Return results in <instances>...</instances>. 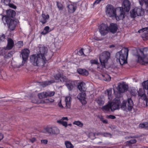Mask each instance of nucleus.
<instances>
[{
  "mask_svg": "<svg viewBox=\"0 0 148 148\" xmlns=\"http://www.w3.org/2000/svg\"><path fill=\"white\" fill-rule=\"evenodd\" d=\"M120 103L119 98L115 97L112 101H109L107 104L102 107L101 109L105 113L108 112L110 110L113 112L119 109Z\"/></svg>",
  "mask_w": 148,
  "mask_h": 148,
  "instance_id": "obj_1",
  "label": "nucleus"
},
{
  "mask_svg": "<svg viewBox=\"0 0 148 148\" xmlns=\"http://www.w3.org/2000/svg\"><path fill=\"white\" fill-rule=\"evenodd\" d=\"M46 61V58L40 54H33L30 57V61L32 64L34 66H43Z\"/></svg>",
  "mask_w": 148,
  "mask_h": 148,
  "instance_id": "obj_2",
  "label": "nucleus"
},
{
  "mask_svg": "<svg viewBox=\"0 0 148 148\" xmlns=\"http://www.w3.org/2000/svg\"><path fill=\"white\" fill-rule=\"evenodd\" d=\"M128 50L127 48H124L116 55V60L117 62L119 63L121 65H123L127 63V59L128 56Z\"/></svg>",
  "mask_w": 148,
  "mask_h": 148,
  "instance_id": "obj_3",
  "label": "nucleus"
},
{
  "mask_svg": "<svg viewBox=\"0 0 148 148\" xmlns=\"http://www.w3.org/2000/svg\"><path fill=\"white\" fill-rule=\"evenodd\" d=\"M110 56V53L108 51H104L100 55L99 57V60L101 63V69L104 68L105 65L107 63L108 59ZM101 68V67H100Z\"/></svg>",
  "mask_w": 148,
  "mask_h": 148,
  "instance_id": "obj_4",
  "label": "nucleus"
},
{
  "mask_svg": "<svg viewBox=\"0 0 148 148\" xmlns=\"http://www.w3.org/2000/svg\"><path fill=\"white\" fill-rule=\"evenodd\" d=\"M133 106V103L132 99L128 98L127 101L124 100L121 105L120 104L119 108H121L122 110L126 111L131 110L132 109Z\"/></svg>",
  "mask_w": 148,
  "mask_h": 148,
  "instance_id": "obj_5",
  "label": "nucleus"
},
{
  "mask_svg": "<svg viewBox=\"0 0 148 148\" xmlns=\"http://www.w3.org/2000/svg\"><path fill=\"white\" fill-rule=\"evenodd\" d=\"M8 18L6 17H2V20L4 25L7 24L9 28L11 30H14L17 24L16 22L12 19L8 20Z\"/></svg>",
  "mask_w": 148,
  "mask_h": 148,
  "instance_id": "obj_6",
  "label": "nucleus"
},
{
  "mask_svg": "<svg viewBox=\"0 0 148 148\" xmlns=\"http://www.w3.org/2000/svg\"><path fill=\"white\" fill-rule=\"evenodd\" d=\"M130 13L131 17L135 18L138 16L143 15L144 14V11L142 7H136L132 10Z\"/></svg>",
  "mask_w": 148,
  "mask_h": 148,
  "instance_id": "obj_7",
  "label": "nucleus"
},
{
  "mask_svg": "<svg viewBox=\"0 0 148 148\" xmlns=\"http://www.w3.org/2000/svg\"><path fill=\"white\" fill-rule=\"evenodd\" d=\"M140 54L138 55V61L139 63L143 64H148V58L144 54L143 52L139 50Z\"/></svg>",
  "mask_w": 148,
  "mask_h": 148,
  "instance_id": "obj_8",
  "label": "nucleus"
},
{
  "mask_svg": "<svg viewBox=\"0 0 148 148\" xmlns=\"http://www.w3.org/2000/svg\"><path fill=\"white\" fill-rule=\"evenodd\" d=\"M116 10L113 6L108 5L106 7V13L110 17H114L116 15Z\"/></svg>",
  "mask_w": 148,
  "mask_h": 148,
  "instance_id": "obj_9",
  "label": "nucleus"
},
{
  "mask_svg": "<svg viewBox=\"0 0 148 148\" xmlns=\"http://www.w3.org/2000/svg\"><path fill=\"white\" fill-rule=\"evenodd\" d=\"M117 21L123 20L125 17V14L123 10H121V8L117 9L116 15L114 16Z\"/></svg>",
  "mask_w": 148,
  "mask_h": 148,
  "instance_id": "obj_10",
  "label": "nucleus"
},
{
  "mask_svg": "<svg viewBox=\"0 0 148 148\" xmlns=\"http://www.w3.org/2000/svg\"><path fill=\"white\" fill-rule=\"evenodd\" d=\"M61 76V75L60 74L58 73L56 74L54 76L55 78V81H49L45 82L42 83L40 85L42 87H44L50 85L53 82H59V80H60Z\"/></svg>",
  "mask_w": 148,
  "mask_h": 148,
  "instance_id": "obj_11",
  "label": "nucleus"
},
{
  "mask_svg": "<svg viewBox=\"0 0 148 148\" xmlns=\"http://www.w3.org/2000/svg\"><path fill=\"white\" fill-rule=\"evenodd\" d=\"M29 53V50L26 49H24L21 51V55L22 56L23 58L22 63L23 65L27 59Z\"/></svg>",
  "mask_w": 148,
  "mask_h": 148,
  "instance_id": "obj_12",
  "label": "nucleus"
},
{
  "mask_svg": "<svg viewBox=\"0 0 148 148\" xmlns=\"http://www.w3.org/2000/svg\"><path fill=\"white\" fill-rule=\"evenodd\" d=\"M99 29L101 35L104 36L108 33L109 28L106 25L102 24L99 26Z\"/></svg>",
  "mask_w": 148,
  "mask_h": 148,
  "instance_id": "obj_13",
  "label": "nucleus"
},
{
  "mask_svg": "<svg viewBox=\"0 0 148 148\" xmlns=\"http://www.w3.org/2000/svg\"><path fill=\"white\" fill-rule=\"evenodd\" d=\"M128 85L125 83L123 82L118 84L117 89L121 92H124L127 91L128 89Z\"/></svg>",
  "mask_w": 148,
  "mask_h": 148,
  "instance_id": "obj_14",
  "label": "nucleus"
},
{
  "mask_svg": "<svg viewBox=\"0 0 148 148\" xmlns=\"http://www.w3.org/2000/svg\"><path fill=\"white\" fill-rule=\"evenodd\" d=\"M122 8L126 12H128L130 8V3L128 0H123Z\"/></svg>",
  "mask_w": 148,
  "mask_h": 148,
  "instance_id": "obj_15",
  "label": "nucleus"
},
{
  "mask_svg": "<svg viewBox=\"0 0 148 148\" xmlns=\"http://www.w3.org/2000/svg\"><path fill=\"white\" fill-rule=\"evenodd\" d=\"M6 15L5 16H3V17H7L8 18V20L12 19L11 18H14L16 15V12L15 11L12 10L10 9L6 11Z\"/></svg>",
  "mask_w": 148,
  "mask_h": 148,
  "instance_id": "obj_16",
  "label": "nucleus"
},
{
  "mask_svg": "<svg viewBox=\"0 0 148 148\" xmlns=\"http://www.w3.org/2000/svg\"><path fill=\"white\" fill-rule=\"evenodd\" d=\"M54 100L52 99H46L41 100L40 102H39L36 100L33 101L32 102L36 103L45 104H50L51 103L53 102Z\"/></svg>",
  "mask_w": 148,
  "mask_h": 148,
  "instance_id": "obj_17",
  "label": "nucleus"
},
{
  "mask_svg": "<svg viewBox=\"0 0 148 148\" xmlns=\"http://www.w3.org/2000/svg\"><path fill=\"white\" fill-rule=\"evenodd\" d=\"M14 46V42L13 40L11 38H8L7 45L6 47H4L5 50H10L12 49Z\"/></svg>",
  "mask_w": 148,
  "mask_h": 148,
  "instance_id": "obj_18",
  "label": "nucleus"
},
{
  "mask_svg": "<svg viewBox=\"0 0 148 148\" xmlns=\"http://www.w3.org/2000/svg\"><path fill=\"white\" fill-rule=\"evenodd\" d=\"M86 95L85 92H82L78 95L77 96L78 99L83 104H85L86 101L85 100Z\"/></svg>",
  "mask_w": 148,
  "mask_h": 148,
  "instance_id": "obj_19",
  "label": "nucleus"
},
{
  "mask_svg": "<svg viewBox=\"0 0 148 148\" xmlns=\"http://www.w3.org/2000/svg\"><path fill=\"white\" fill-rule=\"evenodd\" d=\"M68 119L67 117H63L60 119L58 120L57 121V122L60 124L62 125L63 126L66 127L68 126L67 123L66 121H68Z\"/></svg>",
  "mask_w": 148,
  "mask_h": 148,
  "instance_id": "obj_20",
  "label": "nucleus"
},
{
  "mask_svg": "<svg viewBox=\"0 0 148 148\" xmlns=\"http://www.w3.org/2000/svg\"><path fill=\"white\" fill-rule=\"evenodd\" d=\"M68 10L70 13H73L76 10L77 8L76 5L75 3H71L68 5Z\"/></svg>",
  "mask_w": 148,
  "mask_h": 148,
  "instance_id": "obj_21",
  "label": "nucleus"
},
{
  "mask_svg": "<svg viewBox=\"0 0 148 148\" xmlns=\"http://www.w3.org/2000/svg\"><path fill=\"white\" fill-rule=\"evenodd\" d=\"M112 88H109L105 91V94L107 95L108 99L109 101H112L114 97L112 93Z\"/></svg>",
  "mask_w": 148,
  "mask_h": 148,
  "instance_id": "obj_22",
  "label": "nucleus"
},
{
  "mask_svg": "<svg viewBox=\"0 0 148 148\" xmlns=\"http://www.w3.org/2000/svg\"><path fill=\"white\" fill-rule=\"evenodd\" d=\"M47 51L48 49L47 47L42 46L40 48V53L38 54H40L42 56H43L45 58Z\"/></svg>",
  "mask_w": 148,
  "mask_h": 148,
  "instance_id": "obj_23",
  "label": "nucleus"
},
{
  "mask_svg": "<svg viewBox=\"0 0 148 148\" xmlns=\"http://www.w3.org/2000/svg\"><path fill=\"white\" fill-rule=\"evenodd\" d=\"M49 18V16L48 14L45 15L42 14L40 18V21L43 24L47 22Z\"/></svg>",
  "mask_w": 148,
  "mask_h": 148,
  "instance_id": "obj_24",
  "label": "nucleus"
},
{
  "mask_svg": "<svg viewBox=\"0 0 148 148\" xmlns=\"http://www.w3.org/2000/svg\"><path fill=\"white\" fill-rule=\"evenodd\" d=\"M11 0H1V2L4 5H8L10 7L15 9L16 8V6L12 3H10Z\"/></svg>",
  "mask_w": 148,
  "mask_h": 148,
  "instance_id": "obj_25",
  "label": "nucleus"
},
{
  "mask_svg": "<svg viewBox=\"0 0 148 148\" xmlns=\"http://www.w3.org/2000/svg\"><path fill=\"white\" fill-rule=\"evenodd\" d=\"M109 30L112 33L115 32L117 29V27L116 24H115L111 23L110 24L109 27H108Z\"/></svg>",
  "mask_w": 148,
  "mask_h": 148,
  "instance_id": "obj_26",
  "label": "nucleus"
},
{
  "mask_svg": "<svg viewBox=\"0 0 148 148\" xmlns=\"http://www.w3.org/2000/svg\"><path fill=\"white\" fill-rule=\"evenodd\" d=\"M78 88L80 91H85L86 90L85 84L83 82L79 83Z\"/></svg>",
  "mask_w": 148,
  "mask_h": 148,
  "instance_id": "obj_27",
  "label": "nucleus"
},
{
  "mask_svg": "<svg viewBox=\"0 0 148 148\" xmlns=\"http://www.w3.org/2000/svg\"><path fill=\"white\" fill-rule=\"evenodd\" d=\"M100 77L103 80L106 82H109L111 80V77L109 75L107 74H104L101 75Z\"/></svg>",
  "mask_w": 148,
  "mask_h": 148,
  "instance_id": "obj_28",
  "label": "nucleus"
},
{
  "mask_svg": "<svg viewBox=\"0 0 148 148\" xmlns=\"http://www.w3.org/2000/svg\"><path fill=\"white\" fill-rule=\"evenodd\" d=\"M71 101V97L68 96L65 97V101L66 106L68 108H70Z\"/></svg>",
  "mask_w": 148,
  "mask_h": 148,
  "instance_id": "obj_29",
  "label": "nucleus"
},
{
  "mask_svg": "<svg viewBox=\"0 0 148 148\" xmlns=\"http://www.w3.org/2000/svg\"><path fill=\"white\" fill-rule=\"evenodd\" d=\"M97 103L99 106H101L103 105L105 102V99L103 97H100L97 98L96 99Z\"/></svg>",
  "mask_w": 148,
  "mask_h": 148,
  "instance_id": "obj_30",
  "label": "nucleus"
},
{
  "mask_svg": "<svg viewBox=\"0 0 148 148\" xmlns=\"http://www.w3.org/2000/svg\"><path fill=\"white\" fill-rule=\"evenodd\" d=\"M140 91H142V93H140V92H139V96L141 97L145 101L146 104H147V98L146 95L145 94V90L143 89H141Z\"/></svg>",
  "mask_w": 148,
  "mask_h": 148,
  "instance_id": "obj_31",
  "label": "nucleus"
},
{
  "mask_svg": "<svg viewBox=\"0 0 148 148\" xmlns=\"http://www.w3.org/2000/svg\"><path fill=\"white\" fill-rule=\"evenodd\" d=\"M78 73L82 75H88V71L85 69H79L77 70Z\"/></svg>",
  "mask_w": 148,
  "mask_h": 148,
  "instance_id": "obj_32",
  "label": "nucleus"
},
{
  "mask_svg": "<svg viewBox=\"0 0 148 148\" xmlns=\"http://www.w3.org/2000/svg\"><path fill=\"white\" fill-rule=\"evenodd\" d=\"M52 30L50 29L49 26H46L44 28L43 31L41 33V34L45 35L51 31Z\"/></svg>",
  "mask_w": 148,
  "mask_h": 148,
  "instance_id": "obj_33",
  "label": "nucleus"
},
{
  "mask_svg": "<svg viewBox=\"0 0 148 148\" xmlns=\"http://www.w3.org/2000/svg\"><path fill=\"white\" fill-rule=\"evenodd\" d=\"M52 134H59L60 131L58 128L56 127H52Z\"/></svg>",
  "mask_w": 148,
  "mask_h": 148,
  "instance_id": "obj_34",
  "label": "nucleus"
},
{
  "mask_svg": "<svg viewBox=\"0 0 148 148\" xmlns=\"http://www.w3.org/2000/svg\"><path fill=\"white\" fill-rule=\"evenodd\" d=\"M47 92H44L39 93L38 96L39 99H42L47 97Z\"/></svg>",
  "mask_w": 148,
  "mask_h": 148,
  "instance_id": "obj_35",
  "label": "nucleus"
},
{
  "mask_svg": "<svg viewBox=\"0 0 148 148\" xmlns=\"http://www.w3.org/2000/svg\"><path fill=\"white\" fill-rule=\"evenodd\" d=\"M52 127H47L45 128L42 131V132L46 133H48L50 134H52Z\"/></svg>",
  "mask_w": 148,
  "mask_h": 148,
  "instance_id": "obj_36",
  "label": "nucleus"
},
{
  "mask_svg": "<svg viewBox=\"0 0 148 148\" xmlns=\"http://www.w3.org/2000/svg\"><path fill=\"white\" fill-rule=\"evenodd\" d=\"M65 145L66 148H73L74 146L71 144V142L69 141H65Z\"/></svg>",
  "mask_w": 148,
  "mask_h": 148,
  "instance_id": "obj_37",
  "label": "nucleus"
},
{
  "mask_svg": "<svg viewBox=\"0 0 148 148\" xmlns=\"http://www.w3.org/2000/svg\"><path fill=\"white\" fill-rule=\"evenodd\" d=\"M73 124L81 127H82L83 125V123L79 121H75L73 123Z\"/></svg>",
  "mask_w": 148,
  "mask_h": 148,
  "instance_id": "obj_38",
  "label": "nucleus"
},
{
  "mask_svg": "<svg viewBox=\"0 0 148 148\" xmlns=\"http://www.w3.org/2000/svg\"><path fill=\"white\" fill-rule=\"evenodd\" d=\"M139 127L141 128H144L145 129H148V123H141L139 125Z\"/></svg>",
  "mask_w": 148,
  "mask_h": 148,
  "instance_id": "obj_39",
  "label": "nucleus"
},
{
  "mask_svg": "<svg viewBox=\"0 0 148 148\" xmlns=\"http://www.w3.org/2000/svg\"><path fill=\"white\" fill-rule=\"evenodd\" d=\"M136 140L135 139L131 140H130L126 142V144L128 145H130L132 144H134L136 143Z\"/></svg>",
  "mask_w": 148,
  "mask_h": 148,
  "instance_id": "obj_40",
  "label": "nucleus"
},
{
  "mask_svg": "<svg viewBox=\"0 0 148 148\" xmlns=\"http://www.w3.org/2000/svg\"><path fill=\"white\" fill-rule=\"evenodd\" d=\"M142 85L144 89L148 90V80L144 81L142 83Z\"/></svg>",
  "mask_w": 148,
  "mask_h": 148,
  "instance_id": "obj_41",
  "label": "nucleus"
},
{
  "mask_svg": "<svg viewBox=\"0 0 148 148\" xmlns=\"http://www.w3.org/2000/svg\"><path fill=\"white\" fill-rule=\"evenodd\" d=\"M96 134L97 135H102L106 137L110 138L111 137V135L110 134L107 133H104L101 134H100V133H97Z\"/></svg>",
  "mask_w": 148,
  "mask_h": 148,
  "instance_id": "obj_42",
  "label": "nucleus"
},
{
  "mask_svg": "<svg viewBox=\"0 0 148 148\" xmlns=\"http://www.w3.org/2000/svg\"><path fill=\"white\" fill-rule=\"evenodd\" d=\"M60 81L61 82H66L67 81V78L66 76H63L62 75H61L60 78Z\"/></svg>",
  "mask_w": 148,
  "mask_h": 148,
  "instance_id": "obj_43",
  "label": "nucleus"
},
{
  "mask_svg": "<svg viewBox=\"0 0 148 148\" xmlns=\"http://www.w3.org/2000/svg\"><path fill=\"white\" fill-rule=\"evenodd\" d=\"M47 97H51L53 96L55 92L54 91H50L47 92Z\"/></svg>",
  "mask_w": 148,
  "mask_h": 148,
  "instance_id": "obj_44",
  "label": "nucleus"
},
{
  "mask_svg": "<svg viewBox=\"0 0 148 148\" xmlns=\"http://www.w3.org/2000/svg\"><path fill=\"white\" fill-rule=\"evenodd\" d=\"M139 2L141 5H143L144 3L146 5H148V0H139Z\"/></svg>",
  "mask_w": 148,
  "mask_h": 148,
  "instance_id": "obj_45",
  "label": "nucleus"
},
{
  "mask_svg": "<svg viewBox=\"0 0 148 148\" xmlns=\"http://www.w3.org/2000/svg\"><path fill=\"white\" fill-rule=\"evenodd\" d=\"M95 134L92 132H90L89 134V137L91 139H93L95 138Z\"/></svg>",
  "mask_w": 148,
  "mask_h": 148,
  "instance_id": "obj_46",
  "label": "nucleus"
},
{
  "mask_svg": "<svg viewBox=\"0 0 148 148\" xmlns=\"http://www.w3.org/2000/svg\"><path fill=\"white\" fill-rule=\"evenodd\" d=\"M23 42L22 41H19L17 43V45L19 48H21L23 45Z\"/></svg>",
  "mask_w": 148,
  "mask_h": 148,
  "instance_id": "obj_47",
  "label": "nucleus"
},
{
  "mask_svg": "<svg viewBox=\"0 0 148 148\" xmlns=\"http://www.w3.org/2000/svg\"><path fill=\"white\" fill-rule=\"evenodd\" d=\"M66 86L69 90H71L73 88V86L71 83L68 84H66Z\"/></svg>",
  "mask_w": 148,
  "mask_h": 148,
  "instance_id": "obj_48",
  "label": "nucleus"
},
{
  "mask_svg": "<svg viewBox=\"0 0 148 148\" xmlns=\"http://www.w3.org/2000/svg\"><path fill=\"white\" fill-rule=\"evenodd\" d=\"M106 117L108 119H114L116 118L115 116L112 115H107Z\"/></svg>",
  "mask_w": 148,
  "mask_h": 148,
  "instance_id": "obj_49",
  "label": "nucleus"
},
{
  "mask_svg": "<svg viewBox=\"0 0 148 148\" xmlns=\"http://www.w3.org/2000/svg\"><path fill=\"white\" fill-rule=\"evenodd\" d=\"M57 5L58 7L60 10H62V5L60 3L57 2Z\"/></svg>",
  "mask_w": 148,
  "mask_h": 148,
  "instance_id": "obj_50",
  "label": "nucleus"
},
{
  "mask_svg": "<svg viewBox=\"0 0 148 148\" xmlns=\"http://www.w3.org/2000/svg\"><path fill=\"white\" fill-rule=\"evenodd\" d=\"M5 54V50L3 49H1L0 48V56L3 55Z\"/></svg>",
  "mask_w": 148,
  "mask_h": 148,
  "instance_id": "obj_51",
  "label": "nucleus"
},
{
  "mask_svg": "<svg viewBox=\"0 0 148 148\" xmlns=\"http://www.w3.org/2000/svg\"><path fill=\"white\" fill-rule=\"evenodd\" d=\"M147 28L145 27L142 29L139 30L138 31V32L139 33L143 32L145 31H146L147 30Z\"/></svg>",
  "mask_w": 148,
  "mask_h": 148,
  "instance_id": "obj_52",
  "label": "nucleus"
},
{
  "mask_svg": "<svg viewBox=\"0 0 148 148\" xmlns=\"http://www.w3.org/2000/svg\"><path fill=\"white\" fill-rule=\"evenodd\" d=\"M5 38V36L3 34L0 35V41H3Z\"/></svg>",
  "mask_w": 148,
  "mask_h": 148,
  "instance_id": "obj_53",
  "label": "nucleus"
},
{
  "mask_svg": "<svg viewBox=\"0 0 148 148\" xmlns=\"http://www.w3.org/2000/svg\"><path fill=\"white\" fill-rule=\"evenodd\" d=\"M90 62L92 64H97L98 63L97 61L96 60H90Z\"/></svg>",
  "mask_w": 148,
  "mask_h": 148,
  "instance_id": "obj_54",
  "label": "nucleus"
},
{
  "mask_svg": "<svg viewBox=\"0 0 148 148\" xmlns=\"http://www.w3.org/2000/svg\"><path fill=\"white\" fill-rule=\"evenodd\" d=\"M47 142L48 141L47 140H41V143L44 144H47Z\"/></svg>",
  "mask_w": 148,
  "mask_h": 148,
  "instance_id": "obj_55",
  "label": "nucleus"
},
{
  "mask_svg": "<svg viewBox=\"0 0 148 148\" xmlns=\"http://www.w3.org/2000/svg\"><path fill=\"white\" fill-rule=\"evenodd\" d=\"M101 120L104 123H108L107 120L106 119H104L103 118H101Z\"/></svg>",
  "mask_w": 148,
  "mask_h": 148,
  "instance_id": "obj_56",
  "label": "nucleus"
},
{
  "mask_svg": "<svg viewBox=\"0 0 148 148\" xmlns=\"http://www.w3.org/2000/svg\"><path fill=\"white\" fill-rule=\"evenodd\" d=\"M58 106L59 107L61 108H63V106L62 105L61 103V101L60 100V101L58 103Z\"/></svg>",
  "mask_w": 148,
  "mask_h": 148,
  "instance_id": "obj_57",
  "label": "nucleus"
},
{
  "mask_svg": "<svg viewBox=\"0 0 148 148\" xmlns=\"http://www.w3.org/2000/svg\"><path fill=\"white\" fill-rule=\"evenodd\" d=\"M30 140L32 143H33L36 141V140L35 138H33L30 139Z\"/></svg>",
  "mask_w": 148,
  "mask_h": 148,
  "instance_id": "obj_58",
  "label": "nucleus"
},
{
  "mask_svg": "<svg viewBox=\"0 0 148 148\" xmlns=\"http://www.w3.org/2000/svg\"><path fill=\"white\" fill-rule=\"evenodd\" d=\"M101 0H96L94 3V4L99 3L101 1Z\"/></svg>",
  "mask_w": 148,
  "mask_h": 148,
  "instance_id": "obj_59",
  "label": "nucleus"
},
{
  "mask_svg": "<svg viewBox=\"0 0 148 148\" xmlns=\"http://www.w3.org/2000/svg\"><path fill=\"white\" fill-rule=\"evenodd\" d=\"M3 138V136L2 133H0V141Z\"/></svg>",
  "mask_w": 148,
  "mask_h": 148,
  "instance_id": "obj_60",
  "label": "nucleus"
},
{
  "mask_svg": "<svg viewBox=\"0 0 148 148\" xmlns=\"http://www.w3.org/2000/svg\"><path fill=\"white\" fill-rule=\"evenodd\" d=\"M83 50H84V51H85V50H84V49H80V50H79V53H81V54H82V53H82V54H83Z\"/></svg>",
  "mask_w": 148,
  "mask_h": 148,
  "instance_id": "obj_61",
  "label": "nucleus"
},
{
  "mask_svg": "<svg viewBox=\"0 0 148 148\" xmlns=\"http://www.w3.org/2000/svg\"><path fill=\"white\" fill-rule=\"evenodd\" d=\"M148 51V47L144 48L143 49L144 51Z\"/></svg>",
  "mask_w": 148,
  "mask_h": 148,
  "instance_id": "obj_62",
  "label": "nucleus"
},
{
  "mask_svg": "<svg viewBox=\"0 0 148 148\" xmlns=\"http://www.w3.org/2000/svg\"><path fill=\"white\" fill-rule=\"evenodd\" d=\"M143 89H140L138 90V95L139 96V92H140V93H142V91H140L141 90Z\"/></svg>",
  "mask_w": 148,
  "mask_h": 148,
  "instance_id": "obj_63",
  "label": "nucleus"
},
{
  "mask_svg": "<svg viewBox=\"0 0 148 148\" xmlns=\"http://www.w3.org/2000/svg\"><path fill=\"white\" fill-rule=\"evenodd\" d=\"M146 9L147 10V11H148V5H146Z\"/></svg>",
  "mask_w": 148,
  "mask_h": 148,
  "instance_id": "obj_64",
  "label": "nucleus"
}]
</instances>
